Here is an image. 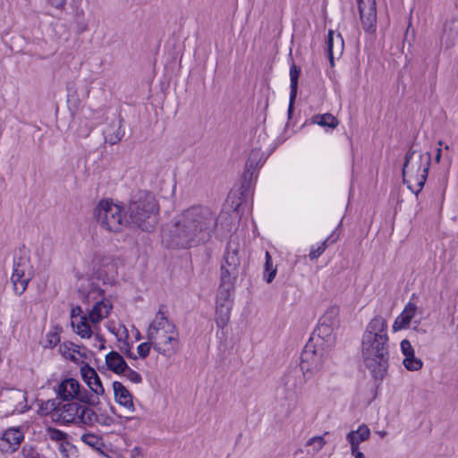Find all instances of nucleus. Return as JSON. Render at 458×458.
I'll return each mask as SVG.
<instances>
[{
  "label": "nucleus",
  "instance_id": "11",
  "mask_svg": "<svg viewBox=\"0 0 458 458\" xmlns=\"http://www.w3.org/2000/svg\"><path fill=\"white\" fill-rule=\"evenodd\" d=\"M24 440V432L21 427H11L0 436V452L13 454L16 452Z\"/></svg>",
  "mask_w": 458,
  "mask_h": 458
},
{
  "label": "nucleus",
  "instance_id": "40",
  "mask_svg": "<svg viewBox=\"0 0 458 458\" xmlns=\"http://www.w3.org/2000/svg\"><path fill=\"white\" fill-rule=\"evenodd\" d=\"M81 346L78 345V344H75L72 342H66V343H64L60 345V352L61 353L63 354V356L64 357H68L67 356V352H72L74 355L75 353H78L81 352Z\"/></svg>",
  "mask_w": 458,
  "mask_h": 458
},
{
  "label": "nucleus",
  "instance_id": "50",
  "mask_svg": "<svg viewBox=\"0 0 458 458\" xmlns=\"http://www.w3.org/2000/svg\"><path fill=\"white\" fill-rule=\"evenodd\" d=\"M140 417L136 415V416H124L123 417V422L124 423H129L130 425L128 426L129 428H136L139 427L140 425Z\"/></svg>",
  "mask_w": 458,
  "mask_h": 458
},
{
  "label": "nucleus",
  "instance_id": "64",
  "mask_svg": "<svg viewBox=\"0 0 458 458\" xmlns=\"http://www.w3.org/2000/svg\"><path fill=\"white\" fill-rule=\"evenodd\" d=\"M14 394H15L16 395H18L19 397H20V396L24 397V395H23L21 392H19V391H18V392H15Z\"/></svg>",
  "mask_w": 458,
  "mask_h": 458
},
{
  "label": "nucleus",
  "instance_id": "13",
  "mask_svg": "<svg viewBox=\"0 0 458 458\" xmlns=\"http://www.w3.org/2000/svg\"><path fill=\"white\" fill-rule=\"evenodd\" d=\"M166 307L164 304L159 306L158 311L157 312L154 320L149 324L147 333V339L152 342L157 340L161 328L165 327V325L168 323L169 319L165 315Z\"/></svg>",
  "mask_w": 458,
  "mask_h": 458
},
{
  "label": "nucleus",
  "instance_id": "24",
  "mask_svg": "<svg viewBox=\"0 0 458 458\" xmlns=\"http://www.w3.org/2000/svg\"><path fill=\"white\" fill-rule=\"evenodd\" d=\"M234 287H230L228 285H224V284L220 283V286L216 295V306H220V304L226 306L233 305V299L232 297V293L233 292Z\"/></svg>",
  "mask_w": 458,
  "mask_h": 458
},
{
  "label": "nucleus",
  "instance_id": "39",
  "mask_svg": "<svg viewBox=\"0 0 458 458\" xmlns=\"http://www.w3.org/2000/svg\"><path fill=\"white\" fill-rule=\"evenodd\" d=\"M124 335L125 340L123 341L122 346H120V350L126 355L127 358L136 360L137 356L131 352V344L128 342L129 333L126 327H124Z\"/></svg>",
  "mask_w": 458,
  "mask_h": 458
},
{
  "label": "nucleus",
  "instance_id": "21",
  "mask_svg": "<svg viewBox=\"0 0 458 458\" xmlns=\"http://www.w3.org/2000/svg\"><path fill=\"white\" fill-rule=\"evenodd\" d=\"M89 95V87L88 84H84L83 89L81 93L78 92L76 84L70 82L67 84V101L72 103L75 106L79 105L81 99L87 98Z\"/></svg>",
  "mask_w": 458,
  "mask_h": 458
},
{
  "label": "nucleus",
  "instance_id": "35",
  "mask_svg": "<svg viewBox=\"0 0 458 458\" xmlns=\"http://www.w3.org/2000/svg\"><path fill=\"white\" fill-rule=\"evenodd\" d=\"M349 433L354 434L353 440L357 442L358 445L369 439L370 436V430L369 427L365 424L359 426V428L356 430H352Z\"/></svg>",
  "mask_w": 458,
  "mask_h": 458
},
{
  "label": "nucleus",
  "instance_id": "23",
  "mask_svg": "<svg viewBox=\"0 0 458 458\" xmlns=\"http://www.w3.org/2000/svg\"><path fill=\"white\" fill-rule=\"evenodd\" d=\"M74 399L84 404H87L89 407H96L100 403L98 395L91 392V390L89 391L84 387L81 388V386L76 392V396Z\"/></svg>",
  "mask_w": 458,
  "mask_h": 458
},
{
  "label": "nucleus",
  "instance_id": "34",
  "mask_svg": "<svg viewBox=\"0 0 458 458\" xmlns=\"http://www.w3.org/2000/svg\"><path fill=\"white\" fill-rule=\"evenodd\" d=\"M90 375L93 376V380H91V385L89 386L94 394L97 395H103L105 393L104 386L102 385L101 379L94 369H89Z\"/></svg>",
  "mask_w": 458,
  "mask_h": 458
},
{
  "label": "nucleus",
  "instance_id": "42",
  "mask_svg": "<svg viewBox=\"0 0 458 458\" xmlns=\"http://www.w3.org/2000/svg\"><path fill=\"white\" fill-rule=\"evenodd\" d=\"M165 340L162 342L164 345L171 344L170 352H174L176 350V345L178 344V333L170 334L164 335Z\"/></svg>",
  "mask_w": 458,
  "mask_h": 458
},
{
  "label": "nucleus",
  "instance_id": "12",
  "mask_svg": "<svg viewBox=\"0 0 458 458\" xmlns=\"http://www.w3.org/2000/svg\"><path fill=\"white\" fill-rule=\"evenodd\" d=\"M82 310L80 306L71 310L72 327L81 338H89L92 330L86 316H81Z\"/></svg>",
  "mask_w": 458,
  "mask_h": 458
},
{
  "label": "nucleus",
  "instance_id": "54",
  "mask_svg": "<svg viewBox=\"0 0 458 458\" xmlns=\"http://www.w3.org/2000/svg\"><path fill=\"white\" fill-rule=\"evenodd\" d=\"M296 97L297 96H293L292 97V92H290V99H289V106H288V117L291 118L292 117V114L293 113V109H294V102H295V99H296Z\"/></svg>",
  "mask_w": 458,
  "mask_h": 458
},
{
  "label": "nucleus",
  "instance_id": "62",
  "mask_svg": "<svg viewBox=\"0 0 458 458\" xmlns=\"http://www.w3.org/2000/svg\"><path fill=\"white\" fill-rule=\"evenodd\" d=\"M135 338H136V340H140L141 339V335H140V333L139 331H137Z\"/></svg>",
  "mask_w": 458,
  "mask_h": 458
},
{
  "label": "nucleus",
  "instance_id": "41",
  "mask_svg": "<svg viewBox=\"0 0 458 458\" xmlns=\"http://www.w3.org/2000/svg\"><path fill=\"white\" fill-rule=\"evenodd\" d=\"M325 444L326 441L322 437H314L308 441L307 445L312 446L313 454H316L323 448Z\"/></svg>",
  "mask_w": 458,
  "mask_h": 458
},
{
  "label": "nucleus",
  "instance_id": "7",
  "mask_svg": "<svg viewBox=\"0 0 458 458\" xmlns=\"http://www.w3.org/2000/svg\"><path fill=\"white\" fill-rule=\"evenodd\" d=\"M123 208L113 201L103 199L94 210V216L99 225L113 233H118L123 226Z\"/></svg>",
  "mask_w": 458,
  "mask_h": 458
},
{
  "label": "nucleus",
  "instance_id": "19",
  "mask_svg": "<svg viewBox=\"0 0 458 458\" xmlns=\"http://www.w3.org/2000/svg\"><path fill=\"white\" fill-rule=\"evenodd\" d=\"M327 52L332 66H334V47L336 45L335 53L341 55L344 49V39L340 34L335 38L333 30H329L326 40Z\"/></svg>",
  "mask_w": 458,
  "mask_h": 458
},
{
  "label": "nucleus",
  "instance_id": "32",
  "mask_svg": "<svg viewBox=\"0 0 458 458\" xmlns=\"http://www.w3.org/2000/svg\"><path fill=\"white\" fill-rule=\"evenodd\" d=\"M334 328L335 327H333L329 325H327V324H324V323L318 321V326L317 327V328L314 331V334H317L318 337L316 343L320 341L321 342L320 344H324L325 339L329 337L332 335Z\"/></svg>",
  "mask_w": 458,
  "mask_h": 458
},
{
  "label": "nucleus",
  "instance_id": "3",
  "mask_svg": "<svg viewBox=\"0 0 458 458\" xmlns=\"http://www.w3.org/2000/svg\"><path fill=\"white\" fill-rule=\"evenodd\" d=\"M159 205L155 195L147 190L132 192L126 208L129 221L145 232H151L158 221Z\"/></svg>",
  "mask_w": 458,
  "mask_h": 458
},
{
  "label": "nucleus",
  "instance_id": "45",
  "mask_svg": "<svg viewBox=\"0 0 458 458\" xmlns=\"http://www.w3.org/2000/svg\"><path fill=\"white\" fill-rule=\"evenodd\" d=\"M94 422H98L104 426H111L114 423V420L110 416H105V415H97L96 418L91 420V425H93Z\"/></svg>",
  "mask_w": 458,
  "mask_h": 458
},
{
  "label": "nucleus",
  "instance_id": "29",
  "mask_svg": "<svg viewBox=\"0 0 458 458\" xmlns=\"http://www.w3.org/2000/svg\"><path fill=\"white\" fill-rule=\"evenodd\" d=\"M338 239V236L335 234V232L329 235L320 245H318L317 248L312 247L309 257L310 259H317L319 256L322 255V253L327 249V245L330 243H334Z\"/></svg>",
  "mask_w": 458,
  "mask_h": 458
},
{
  "label": "nucleus",
  "instance_id": "61",
  "mask_svg": "<svg viewBox=\"0 0 458 458\" xmlns=\"http://www.w3.org/2000/svg\"><path fill=\"white\" fill-rule=\"evenodd\" d=\"M355 458H366L364 454L361 453V454H358L357 455L354 456Z\"/></svg>",
  "mask_w": 458,
  "mask_h": 458
},
{
  "label": "nucleus",
  "instance_id": "37",
  "mask_svg": "<svg viewBox=\"0 0 458 458\" xmlns=\"http://www.w3.org/2000/svg\"><path fill=\"white\" fill-rule=\"evenodd\" d=\"M47 433L48 437L52 441H56V442L67 441V438H68V435L65 432H64L60 429H57L55 428L48 427L47 428Z\"/></svg>",
  "mask_w": 458,
  "mask_h": 458
},
{
  "label": "nucleus",
  "instance_id": "20",
  "mask_svg": "<svg viewBox=\"0 0 458 458\" xmlns=\"http://www.w3.org/2000/svg\"><path fill=\"white\" fill-rule=\"evenodd\" d=\"M112 309V305L108 301H99L95 303L93 308L89 313L87 318L92 324L99 323L104 317H106L109 310Z\"/></svg>",
  "mask_w": 458,
  "mask_h": 458
},
{
  "label": "nucleus",
  "instance_id": "16",
  "mask_svg": "<svg viewBox=\"0 0 458 458\" xmlns=\"http://www.w3.org/2000/svg\"><path fill=\"white\" fill-rule=\"evenodd\" d=\"M106 365L112 372L121 375L128 369V364L124 358L115 351H112L106 355Z\"/></svg>",
  "mask_w": 458,
  "mask_h": 458
},
{
  "label": "nucleus",
  "instance_id": "51",
  "mask_svg": "<svg viewBox=\"0 0 458 458\" xmlns=\"http://www.w3.org/2000/svg\"><path fill=\"white\" fill-rule=\"evenodd\" d=\"M164 333V335L178 333L176 327L171 321H168L167 324L165 325V327L161 328Z\"/></svg>",
  "mask_w": 458,
  "mask_h": 458
},
{
  "label": "nucleus",
  "instance_id": "15",
  "mask_svg": "<svg viewBox=\"0 0 458 458\" xmlns=\"http://www.w3.org/2000/svg\"><path fill=\"white\" fill-rule=\"evenodd\" d=\"M416 310L417 306L414 303L409 301L405 305L403 312L395 318L393 325V330L396 332L408 327L412 318L415 317Z\"/></svg>",
  "mask_w": 458,
  "mask_h": 458
},
{
  "label": "nucleus",
  "instance_id": "28",
  "mask_svg": "<svg viewBox=\"0 0 458 458\" xmlns=\"http://www.w3.org/2000/svg\"><path fill=\"white\" fill-rule=\"evenodd\" d=\"M311 120L313 123H317L322 127L334 129L338 125L337 119L330 113L316 114L311 118Z\"/></svg>",
  "mask_w": 458,
  "mask_h": 458
},
{
  "label": "nucleus",
  "instance_id": "5",
  "mask_svg": "<svg viewBox=\"0 0 458 458\" xmlns=\"http://www.w3.org/2000/svg\"><path fill=\"white\" fill-rule=\"evenodd\" d=\"M52 409V417L56 422L63 424H83L91 426V420L96 418V412L89 407L72 402L67 403L55 401L47 402Z\"/></svg>",
  "mask_w": 458,
  "mask_h": 458
},
{
  "label": "nucleus",
  "instance_id": "31",
  "mask_svg": "<svg viewBox=\"0 0 458 458\" xmlns=\"http://www.w3.org/2000/svg\"><path fill=\"white\" fill-rule=\"evenodd\" d=\"M301 67L293 64L290 67V92L292 97L297 96L298 93V82L301 75Z\"/></svg>",
  "mask_w": 458,
  "mask_h": 458
},
{
  "label": "nucleus",
  "instance_id": "56",
  "mask_svg": "<svg viewBox=\"0 0 458 458\" xmlns=\"http://www.w3.org/2000/svg\"><path fill=\"white\" fill-rule=\"evenodd\" d=\"M81 348V350H83V352L81 351L79 352V355L81 357H82L84 359H89L90 356L93 355V352L91 351L87 350V348L85 346L82 345Z\"/></svg>",
  "mask_w": 458,
  "mask_h": 458
},
{
  "label": "nucleus",
  "instance_id": "17",
  "mask_svg": "<svg viewBox=\"0 0 458 458\" xmlns=\"http://www.w3.org/2000/svg\"><path fill=\"white\" fill-rule=\"evenodd\" d=\"M80 383L72 378H65L63 380L58 386V396L63 401H72L74 400V397L76 396V392L79 389Z\"/></svg>",
  "mask_w": 458,
  "mask_h": 458
},
{
  "label": "nucleus",
  "instance_id": "2",
  "mask_svg": "<svg viewBox=\"0 0 458 458\" xmlns=\"http://www.w3.org/2000/svg\"><path fill=\"white\" fill-rule=\"evenodd\" d=\"M389 347L386 321L376 316L368 324L361 341L363 363L376 383L380 384L387 374Z\"/></svg>",
  "mask_w": 458,
  "mask_h": 458
},
{
  "label": "nucleus",
  "instance_id": "38",
  "mask_svg": "<svg viewBox=\"0 0 458 458\" xmlns=\"http://www.w3.org/2000/svg\"><path fill=\"white\" fill-rule=\"evenodd\" d=\"M81 439L86 445H88L93 448H96V449H98L99 445H102L100 443V438L97 435L92 434V433L83 434L81 436Z\"/></svg>",
  "mask_w": 458,
  "mask_h": 458
},
{
  "label": "nucleus",
  "instance_id": "44",
  "mask_svg": "<svg viewBox=\"0 0 458 458\" xmlns=\"http://www.w3.org/2000/svg\"><path fill=\"white\" fill-rule=\"evenodd\" d=\"M151 349V342L148 340V342L140 344L138 348V354L141 359H145L148 356Z\"/></svg>",
  "mask_w": 458,
  "mask_h": 458
},
{
  "label": "nucleus",
  "instance_id": "46",
  "mask_svg": "<svg viewBox=\"0 0 458 458\" xmlns=\"http://www.w3.org/2000/svg\"><path fill=\"white\" fill-rule=\"evenodd\" d=\"M353 433H348L346 436V440L351 445V454L355 456L358 454H361L362 452L360 451V445H358L357 442L353 440Z\"/></svg>",
  "mask_w": 458,
  "mask_h": 458
},
{
  "label": "nucleus",
  "instance_id": "55",
  "mask_svg": "<svg viewBox=\"0 0 458 458\" xmlns=\"http://www.w3.org/2000/svg\"><path fill=\"white\" fill-rule=\"evenodd\" d=\"M48 2L52 6L57 9H63L66 4V0H48Z\"/></svg>",
  "mask_w": 458,
  "mask_h": 458
},
{
  "label": "nucleus",
  "instance_id": "18",
  "mask_svg": "<svg viewBox=\"0 0 458 458\" xmlns=\"http://www.w3.org/2000/svg\"><path fill=\"white\" fill-rule=\"evenodd\" d=\"M123 118L120 116L112 122V123L104 131L106 142L110 145H114L119 142L124 136V131L122 129Z\"/></svg>",
  "mask_w": 458,
  "mask_h": 458
},
{
  "label": "nucleus",
  "instance_id": "47",
  "mask_svg": "<svg viewBox=\"0 0 458 458\" xmlns=\"http://www.w3.org/2000/svg\"><path fill=\"white\" fill-rule=\"evenodd\" d=\"M401 351L404 357L412 356V353H414V349L411 346L409 340L404 339L401 342Z\"/></svg>",
  "mask_w": 458,
  "mask_h": 458
},
{
  "label": "nucleus",
  "instance_id": "36",
  "mask_svg": "<svg viewBox=\"0 0 458 458\" xmlns=\"http://www.w3.org/2000/svg\"><path fill=\"white\" fill-rule=\"evenodd\" d=\"M403 364L406 369L410 371H417L422 368L423 363L420 359L416 358L415 354L412 353V356L404 357Z\"/></svg>",
  "mask_w": 458,
  "mask_h": 458
},
{
  "label": "nucleus",
  "instance_id": "8",
  "mask_svg": "<svg viewBox=\"0 0 458 458\" xmlns=\"http://www.w3.org/2000/svg\"><path fill=\"white\" fill-rule=\"evenodd\" d=\"M220 280L224 285L234 287L235 282L240 275L241 259L239 257L238 246L231 239L224 254V261L221 264Z\"/></svg>",
  "mask_w": 458,
  "mask_h": 458
},
{
  "label": "nucleus",
  "instance_id": "49",
  "mask_svg": "<svg viewBox=\"0 0 458 458\" xmlns=\"http://www.w3.org/2000/svg\"><path fill=\"white\" fill-rule=\"evenodd\" d=\"M47 347H54L60 342V335L57 332H49L47 335Z\"/></svg>",
  "mask_w": 458,
  "mask_h": 458
},
{
  "label": "nucleus",
  "instance_id": "59",
  "mask_svg": "<svg viewBox=\"0 0 458 458\" xmlns=\"http://www.w3.org/2000/svg\"><path fill=\"white\" fill-rule=\"evenodd\" d=\"M89 134V129H86V130H81L79 131V135L81 136V137H87L88 135Z\"/></svg>",
  "mask_w": 458,
  "mask_h": 458
},
{
  "label": "nucleus",
  "instance_id": "33",
  "mask_svg": "<svg viewBox=\"0 0 458 458\" xmlns=\"http://www.w3.org/2000/svg\"><path fill=\"white\" fill-rule=\"evenodd\" d=\"M276 275V268H273L272 258L268 251H266V261L264 269V279L267 283H271Z\"/></svg>",
  "mask_w": 458,
  "mask_h": 458
},
{
  "label": "nucleus",
  "instance_id": "4",
  "mask_svg": "<svg viewBox=\"0 0 458 458\" xmlns=\"http://www.w3.org/2000/svg\"><path fill=\"white\" fill-rule=\"evenodd\" d=\"M431 164L429 152L416 155V150L410 148L404 157L403 165V181L416 196L423 189Z\"/></svg>",
  "mask_w": 458,
  "mask_h": 458
},
{
  "label": "nucleus",
  "instance_id": "30",
  "mask_svg": "<svg viewBox=\"0 0 458 458\" xmlns=\"http://www.w3.org/2000/svg\"><path fill=\"white\" fill-rule=\"evenodd\" d=\"M113 390L116 403L132 398V394L130 391L119 381L113 382Z\"/></svg>",
  "mask_w": 458,
  "mask_h": 458
},
{
  "label": "nucleus",
  "instance_id": "63",
  "mask_svg": "<svg viewBox=\"0 0 458 458\" xmlns=\"http://www.w3.org/2000/svg\"><path fill=\"white\" fill-rule=\"evenodd\" d=\"M302 453L301 449H298L294 452V456H296L298 454Z\"/></svg>",
  "mask_w": 458,
  "mask_h": 458
},
{
  "label": "nucleus",
  "instance_id": "52",
  "mask_svg": "<svg viewBox=\"0 0 458 458\" xmlns=\"http://www.w3.org/2000/svg\"><path fill=\"white\" fill-rule=\"evenodd\" d=\"M156 341L157 340H153L151 342V346H153L155 351H157L158 353H160L162 355H165L166 352H170L169 348L165 349V348L162 347V344H163L162 342L157 343Z\"/></svg>",
  "mask_w": 458,
  "mask_h": 458
},
{
  "label": "nucleus",
  "instance_id": "10",
  "mask_svg": "<svg viewBox=\"0 0 458 458\" xmlns=\"http://www.w3.org/2000/svg\"><path fill=\"white\" fill-rule=\"evenodd\" d=\"M360 19L366 32L373 33L377 28L376 0H357Z\"/></svg>",
  "mask_w": 458,
  "mask_h": 458
},
{
  "label": "nucleus",
  "instance_id": "53",
  "mask_svg": "<svg viewBox=\"0 0 458 458\" xmlns=\"http://www.w3.org/2000/svg\"><path fill=\"white\" fill-rule=\"evenodd\" d=\"M117 403L130 411H133L135 410L132 398Z\"/></svg>",
  "mask_w": 458,
  "mask_h": 458
},
{
  "label": "nucleus",
  "instance_id": "6",
  "mask_svg": "<svg viewBox=\"0 0 458 458\" xmlns=\"http://www.w3.org/2000/svg\"><path fill=\"white\" fill-rule=\"evenodd\" d=\"M328 355V351L323 347V344L315 343L314 337L310 338L301 352L300 363L306 381L322 370Z\"/></svg>",
  "mask_w": 458,
  "mask_h": 458
},
{
  "label": "nucleus",
  "instance_id": "27",
  "mask_svg": "<svg viewBox=\"0 0 458 458\" xmlns=\"http://www.w3.org/2000/svg\"><path fill=\"white\" fill-rule=\"evenodd\" d=\"M339 310L340 309L338 306H330L319 318V321L333 327H337L339 324Z\"/></svg>",
  "mask_w": 458,
  "mask_h": 458
},
{
  "label": "nucleus",
  "instance_id": "1",
  "mask_svg": "<svg viewBox=\"0 0 458 458\" xmlns=\"http://www.w3.org/2000/svg\"><path fill=\"white\" fill-rule=\"evenodd\" d=\"M216 226V217L208 208L194 206L163 230L162 241L167 248L190 249L207 242Z\"/></svg>",
  "mask_w": 458,
  "mask_h": 458
},
{
  "label": "nucleus",
  "instance_id": "9",
  "mask_svg": "<svg viewBox=\"0 0 458 458\" xmlns=\"http://www.w3.org/2000/svg\"><path fill=\"white\" fill-rule=\"evenodd\" d=\"M20 252L21 254L19 257L15 256L13 259V273L11 276L13 291L17 295H21L25 292L31 278L30 273L31 268L30 258L22 250H21Z\"/></svg>",
  "mask_w": 458,
  "mask_h": 458
},
{
  "label": "nucleus",
  "instance_id": "58",
  "mask_svg": "<svg viewBox=\"0 0 458 458\" xmlns=\"http://www.w3.org/2000/svg\"><path fill=\"white\" fill-rule=\"evenodd\" d=\"M67 356L68 357H66V358L69 359L70 360H72L77 364L80 363L79 360L76 358V356L72 352H67Z\"/></svg>",
  "mask_w": 458,
  "mask_h": 458
},
{
  "label": "nucleus",
  "instance_id": "14",
  "mask_svg": "<svg viewBox=\"0 0 458 458\" xmlns=\"http://www.w3.org/2000/svg\"><path fill=\"white\" fill-rule=\"evenodd\" d=\"M441 40L446 48L458 43V19H451L445 23Z\"/></svg>",
  "mask_w": 458,
  "mask_h": 458
},
{
  "label": "nucleus",
  "instance_id": "60",
  "mask_svg": "<svg viewBox=\"0 0 458 458\" xmlns=\"http://www.w3.org/2000/svg\"><path fill=\"white\" fill-rule=\"evenodd\" d=\"M436 161L437 162H439L440 158H441V149L440 148H437V155H436Z\"/></svg>",
  "mask_w": 458,
  "mask_h": 458
},
{
  "label": "nucleus",
  "instance_id": "22",
  "mask_svg": "<svg viewBox=\"0 0 458 458\" xmlns=\"http://www.w3.org/2000/svg\"><path fill=\"white\" fill-rule=\"evenodd\" d=\"M262 155L259 149H252L248 157V159L245 164L244 173L254 174V175H258V170L259 167L263 165L261 162Z\"/></svg>",
  "mask_w": 458,
  "mask_h": 458
},
{
  "label": "nucleus",
  "instance_id": "48",
  "mask_svg": "<svg viewBox=\"0 0 458 458\" xmlns=\"http://www.w3.org/2000/svg\"><path fill=\"white\" fill-rule=\"evenodd\" d=\"M89 369H93V368L86 363L85 365H83L81 368V373L83 380L87 383V385L89 386H90L91 380H93V376L90 375L89 370L88 371Z\"/></svg>",
  "mask_w": 458,
  "mask_h": 458
},
{
  "label": "nucleus",
  "instance_id": "25",
  "mask_svg": "<svg viewBox=\"0 0 458 458\" xmlns=\"http://www.w3.org/2000/svg\"><path fill=\"white\" fill-rule=\"evenodd\" d=\"M233 306H216V324L219 328H224L230 320Z\"/></svg>",
  "mask_w": 458,
  "mask_h": 458
},
{
  "label": "nucleus",
  "instance_id": "26",
  "mask_svg": "<svg viewBox=\"0 0 458 458\" xmlns=\"http://www.w3.org/2000/svg\"><path fill=\"white\" fill-rule=\"evenodd\" d=\"M257 178L258 175H254L253 173H243L241 185V195L242 199H247L250 194H252Z\"/></svg>",
  "mask_w": 458,
  "mask_h": 458
},
{
  "label": "nucleus",
  "instance_id": "43",
  "mask_svg": "<svg viewBox=\"0 0 458 458\" xmlns=\"http://www.w3.org/2000/svg\"><path fill=\"white\" fill-rule=\"evenodd\" d=\"M123 374L132 383L140 384L142 382L141 375L140 373H138L137 371L131 369L129 366H128V369H126V370H124Z\"/></svg>",
  "mask_w": 458,
  "mask_h": 458
},
{
  "label": "nucleus",
  "instance_id": "57",
  "mask_svg": "<svg viewBox=\"0 0 458 458\" xmlns=\"http://www.w3.org/2000/svg\"><path fill=\"white\" fill-rule=\"evenodd\" d=\"M96 339L99 341L98 350H104L106 348V340L102 335H96Z\"/></svg>",
  "mask_w": 458,
  "mask_h": 458
}]
</instances>
